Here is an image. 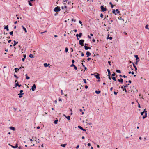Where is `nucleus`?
<instances>
[{
	"label": "nucleus",
	"instance_id": "f257e3e1",
	"mask_svg": "<svg viewBox=\"0 0 149 149\" xmlns=\"http://www.w3.org/2000/svg\"><path fill=\"white\" fill-rule=\"evenodd\" d=\"M147 111L146 110V109H145L143 111L141 112V115H143V114L144 113H145V115L144 116H143V119L147 117Z\"/></svg>",
	"mask_w": 149,
	"mask_h": 149
},
{
	"label": "nucleus",
	"instance_id": "f03ea898",
	"mask_svg": "<svg viewBox=\"0 0 149 149\" xmlns=\"http://www.w3.org/2000/svg\"><path fill=\"white\" fill-rule=\"evenodd\" d=\"M61 10L60 9V8L58 6L57 7H56L54 9V12H59Z\"/></svg>",
	"mask_w": 149,
	"mask_h": 149
},
{
	"label": "nucleus",
	"instance_id": "7ed1b4c3",
	"mask_svg": "<svg viewBox=\"0 0 149 149\" xmlns=\"http://www.w3.org/2000/svg\"><path fill=\"white\" fill-rule=\"evenodd\" d=\"M84 40H81L79 41V44L81 45V46H82L84 45Z\"/></svg>",
	"mask_w": 149,
	"mask_h": 149
},
{
	"label": "nucleus",
	"instance_id": "20e7f679",
	"mask_svg": "<svg viewBox=\"0 0 149 149\" xmlns=\"http://www.w3.org/2000/svg\"><path fill=\"white\" fill-rule=\"evenodd\" d=\"M100 8L102 11L103 12L106 11L107 10L106 8H104L103 6H101Z\"/></svg>",
	"mask_w": 149,
	"mask_h": 149
},
{
	"label": "nucleus",
	"instance_id": "39448f33",
	"mask_svg": "<svg viewBox=\"0 0 149 149\" xmlns=\"http://www.w3.org/2000/svg\"><path fill=\"white\" fill-rule=\"evenodd\" d=\"M36 88V86L35 84H34L32 86V88H31L32 90L33 91H34V90H35V89Z\"/></svg>",
	"mask_w": 149,
	"mask_h": 149
},
{
	"label": "nucleus",
	"instance_id": "423d86ee",
	"mask_svg": "<svg viewBox=\"0 0 149 149\" xmlns=\"http://www.w3.org/2000/svg\"><path fill=\"white\" fill-rule=\"evenodd\" d=\"M134 57L136 58V61L139 62V58H138V55H134Z\"/></svg>",
	"mask_w": 149,
	"mask_h": 149
},
{
	"label": "nucleus",
	"instance_id": "0eeeda50",
	"mask_svg": "<svg viewBox=\"0 0 149 149\" xmlns=\"http://www.w3.org/2000/svg\"><path fill=\"white\" fill-rule=\"evenodd\" d=\"M71 67H74V69L75 70H77V67L76 66L73 64H72V65H70Z\"/></svg>",
	"mask_w": 149,
	"mask_h": 149
},
{
	"label": "nucleus",
	"instance_id": "6e6552de",
	"mask_svg": "<svg viewBox=\"0 0 149 149\" xmlns=\"http://www.w3.org/2000/svg\"><path fill=\"white\" fill-rule=\"evenodd\" d=\"M78 128L81 129V130H82L84 131H86V130L85 129H83L80 126H78Z\"/></svg>",
	"mask_w": 149,
	"mask_h": 149
},
{
	"label": "nucleus",
	"instance_id": "1a4fd4ad",
	"mask_svg": "<svg viewBox=\"0 0 149 149\" xmlns=\"http://www.w3.org/2000/svg\"><path fill=\"white\" fill-rule=\"evenodd\" d=\"M95 76L97 79H100V77L99 76V74H97L95 75Z\"/></svg>",
	"mask_w": 149,
	"mask_h": 149
},
{
	"label": "nucleus",
	"instance_id": "9d476101",
	"mask_svg": "<svg viewBox=\"0 0 149 149\" xmlns=\"http://www.w3.org/2000/svg\"><path fill=\"white\" fill-rule=\"evenodd\" d=\"M86 54L87 55V57H88L90 56L91 55V53L88 51H87L86 52Z\"/></svg>",
	"mask_w": 149,
	"mask_h": 149
},
{
	"label": "nucleus",
	"instance_id": "9b49d317",
	"mask_svg": "<svg viewBox=\"0 0 149 149\" xmlns=\"http://www.w3.org/2000/svg\"><path fill=\"white\" fill-rule=\"evenodd\" d=\"M67 6L66 5H64V6H63L61 7V8L63 9H66V10Z\"/></svg>",
	"mask_w": 149,
	"mask_h": 149
},
{
	"label": "nucleus",
	"instance_id": "f8f14e48",
	"mask_svg": "<svg viewBox=\"0 0 149 149\" xmlns=\"http://www.w3.org/2000/svg\"><path fill=\"white\" fill-rule=\"evenodd\" d=\"M22 27L24 29V30L25 31V32L26 33L27 32V31L26 30V28L25 27H24L23 25L22 26Z\"/></svg>",
	"mask_w": 149,
	"mask_h": 149
},
{
	"label": "nucleus",
	"instance_id": "ddd939ff",
	"mask_svg": "<svg viewBox=\"0 0 149 149\" xmlns=\"http://www.w3.org/2000/svg\"><path fill=\"white\" fill-rule=\"evenodd\" d=\"M9 128L10 129L12 130L13 131H15V128L13 127H10Z\"/></svg>",
	"mask_w": 149,
	"mask_h": 149
},
{
	"label": "nucleus",
	"instance_id": "4468645a",
	"mask_svg": "<svg viewBox=\"0 0 149 149\" xmlns=\"http://www.w3.org/2000/svg\"><path fill=\"white\" fill-rule=\"evenodd\" d=\"M14 44H13L14 46H15L16 45V44H17L18 43V42H16L15 40L14 41Z\"/></svg>",
	"mask_w": 149,
	"mask_h": 149
},
{
	"label": "nucleus",
	"instance_id": "2eb2a0df",
	"mask_svg": "<svg viewBox=\"0 0 149 149\" xmlns=\"http://www.w3.org/2000/svg\"><path fill=\"white\" fill-rule=\"evenodd\" d=\"M21 86V85H19L18 84V83H17L16 84L15 86H18L19 87H20Z\"/></svg>",
	"mask_w": 149,
	"mask_h": 149
},
{
	"label": "nucleus",
	"instance_id": "dca6fc26",
	"mask_svg": "<svg viewBox=\"0 0 149 149\" xmlns=\"http://www.w3.org/2000/svg\"><path fill=\"white\" fill-rule=\"evenodd\" d=\"M118 81L119 82L122 83L123 81V79H122L121 78L120 79H118Z\"/></svg>",
	"mask_w": 149,
	"mask_h": 149
},
{
	"label": "nucleus",
	"instance_id": "f3484780",
	"mask_svg": "<svg viewBox=\"0 0 149 149\" xmlns=\"http://www.w3.org/2000/svg\"><path fill=\"white\" fill-rule=\"evenodd\" d=\"M44 66L45 67H47V66H48L49 65V64H47V63H44Z\"/></svg>",
	"mask_w": 149,
	"mask_h": 149
},
{
	"label": "nucleus",
	"instance_id": "a211bd4d",
	"mask_svg": "<svg viewBox=\"0 0 149 149\" xmlns=\"http://www.w3.org/2000/svg\"><path fill=\"white\" fill-rule=\"evenodd\" d=\"M4 29H6L7 31H9L8 27V26H5L4 27Z\"/></svg>",
	"mask_w": 149,
	"mask_h": 149
},
{
	"label": "nucleus",
	"instance_id": "6ab92c4d",
	"mask_svg": "<svg viewBox=\"0 0 149 149\" xmlns=\"http://www.w3.org/2000/svg\"><path fill=\"white\" fill-rule=\"evenodd\" d=\"M12 146L13 148H17V147H18V145H17V144H16V145L15 146V147H14V146Z\"/></svg>",
	"mask_w": 149,
	"mask_h": 149
},
{
	"label": "nucleus",
	"instance_id": "aec40b11",
	"mask_svg": "<svg viewBox=\"0 0 149 149\" xmlns=\"http://www.w3.org/2000/svg\"><path fill=\"white\" fill-rule=\"evenodd\" d=\"M133 66L135 68V70H137V68L136 66L135 65V64L133 63Z\"/></svg>",
	"mask_w": 149,
	"mask_h": 149
},
{
	"label": "nucleus",
	"instance_id": "412c9836",
	"mask_svg": "<svg viewBox=\"0 0 149 149\" xmlns=\"http://www.w3.org/2000/svg\"><path fill=\"white\" fill-rule=\"evenodd\" d=\"M15 72H17V71L19 70V69L17 68H15Z\"/></svg>",
	"mask_w": 149,
	"mask_h": 149
},
{
	"label": "nucleus",
	"instance_id": "4be33fe9",
	"mask_svg": "<svg viewBox=\"0 0 149 149\" xmlns=\"http://www.w3.org/2000/svg\"><path fill=\"white\" fill-rule=\"evenodd\" d=\"M23 94H18V95H19V98H21L22 97V95Z\"/></svg>",
	"mask_w": 149,
	"mask_h": 149
},
{
	"label": "nucleus",
	"instance_id": "5701e85b",
	"mask_svg": "<svg viewBox=\"0 0 149 149\" xmlns=\"http://www.w3.org/2000/svg\"><path fill=\"white\" fill-rule=\"evenodd\" d=\"M148 26L149 25L148 24L146 25L145 27V28L147 29L148 30H149V28L148 27Z\"/></svg>",
	"mask_w": 149,
	"mask_h": 149
},
{
	"label": "nucleus",
	"instance_id": "b1692460",
	"mask_svg": "<svg viewBox=\"0 0 149 149\" xmlns=\"http://www.w3.org/2000/svg\"><path fill=\"white\" fill-rule=\"evenodd\" d=\"M58 122V120H56L54 121V124H56Z\"/></svg>",
	"mask_w": 149,
	"mask_h": 149
},
{
	"label": "nucleus",
	"instance_id": "393cba45",
	"mask_svg": "<svg viewBox=\"0 0 149 149\" xmlns=\"http://www.w3.org/2000/svg\"><path fill=\"white\" fill-rule=\"evenodd\" d=\"M84 48H85V49L86 50H88V47L86 46V45H85L84 46Z\"/></svg>",
	"mask_w": 149,
	"mask_h": 149
},
{
	"label": "nucleus",
	"instance_id": "a878e982",
	"mask_svg": "<svg viewBox=\"0 0 149 149\" xmlns=\"http://www.w3.org/2000/svg\"><path fill=\"white\" fill-rule=\"evenodd\" d=\"M66 145V144H61V146L63 147H64Z\"/></svg>",
	"mask_w": 149,
	"mask_h": 149
},
{
	"label": "nucleus",
	"instance_id": "bb28decb",
	"mask_svg": "<svg viewBox=\"0 0 149 149\" xmlns=\"http://www.w3.org/2000/svg\"><path fill=\"white\" fill-rule=\"evenodd\" d=\"M116 12L117 13V14H118L120 13V11H119L118 10V9H116Z\"/></svg>",
	"mask_w": 149,
	"mask_h": 149
},
{
	"label": "nucleus",
	"instance_id": "cd10ccee",
	"mask_svg": "<svg viewBox=\"0 0 149 149\" xmlns=\"http://www.w3.org/2000/svg\"><path fill=\"white\" fill-rule=\"evenodd\" d=\"M70 116H67L66 118H67L68 120H69L70 119Z\"/></svg>",
	"mask_w": 149,
	"mask_h": 149
},
{
	"label": "nucleus",
	"instance_id": "c85d7f7f",
	"mask_svg": "<svg viewBox=\"0 0 149 149\" xmlns=\"http://www.w3.org/2000/svg\"><path fill=\"white\" fill-rule=\"evenodd\" d=\"M95 93H100L101 92L100 91H95Z\"/></svg>",
	"mask_w": 149,
	"mask_h": 149
},
{
	"label": "nucleus",
	"instance_id": "c756f323",
	"mask_svg": "<svg viewBox=\"0 0 149 149\" xmlns=\"http://www.w3.org/2000/svg\"><path fill=\"white\" fill-rule=\"evenodd\" d=\"M33 56H34L32 54H30L29 56V57L31 58H33Z\"/></svg>",
	"mask_w": 149,
	"mask_h": 149
},
{
	"label": "nucleus",
	"instance_id": "7c9ffc66",
	"mask_svg": "<svg viewBox=\"0 0 149 149\" xmlns=\"http://www.w3.org/2000/svg\"><path fill=\"white\" fill-rule=\"evenodd\" d=\"M116 72L117 73H121L120 71V70H116Z\"/></svg>",
	"mask_w": 149,
	"mask_h": 149
},
{
	"label": "nucleus",
	"instance_id": "2f4dec72",
	"mask_svg": "<svg viewBox=\"0 0 149 149\" xmlns=\"http://www.w3.org/2000/svg\"><path fill=\"white\" fill-rule=\"evenodd\" d=\"M79 37H81L82 36V33H79Z\"/></svg>",
	"mask_w": 149,
	"mask_h": 149
},
{
	"label": "nucleus",
	"instance_id": "473e14b6",
	"mask_svg": "<svg viewBox=\"0 0 149 149\" xmlns=\"http://www.w3.org/2000/svg\"><path fill=\"white\" fill-rule=\"evenodd\" d=\"M28 2L30 6H32V4L30 2V1H28Z\"/></svg>",
	"mask_w": 149,
	"mask_h": 149
},
{
	"label": "nucleus",
	"instance_id": "72a5a7b5",
	"mask_svg": "<svg viewBox=\"0 0 149 149\" xmlns=\"http://www.w3.org/2000/svg\"><path fill=\"white\" fill-rule=\"evenodd\" d=\"M68 50V48H65V51L66 52H67Z\"/></svg>",
	"mask_w": 149,
	"mask_h": 149
},
{
	"label": "nucleus",
	"instance_id": "f704fd0d",
	"mask_svg": "<svg viewBox=\"0 0 149 149\" xmlns=\"http://www.w3.org/2000/svg\"><path fill=\"white\" fill-rule=\"evenodd\" d=\"M14 76L15 77H16L17 79H18V77L15 74H14Z\"/></svg>",
	"mask_w": 149,
	"mask_h": 149
},
{
	"label": "nucleus",
	"instance_id": "c9c22d12",
	"mask_svg": "<svg viewBox=\"0 0 149 149\" xmlns=\"http://www.w3.org/2000/svg\"><path fill=\"white\" fill-rule=\"evenodd\" d=\"M112 79H113V80H114V81H115L116 80V78H115V77H112Z\"/></svg>",
	"mask_w": 149,
	"mask_h": 149
},
{
	"label": "nucleus",
	"instance_id": "e433bc0d",
	"mask_svg": "<svg viewBox=\"0 0 149 149\" xmlns=\"http://www.w3.org/2000/svg\"><path fill=\"white\" fill-rule=\"evenodd\" d=\"M36 137H34L33 136L32 137V139L35 141L36 140Z\"/></svg>",
	"mask_w": 149,
	"mask_h": 149
},
{
	"label": "nucleus",
	"instance_id": "4c0bfd02",
	"mask_svg": "<svg viewBox=\"0 0 149 149\" xmlns=\"http://www.w3.org/2000/svg\"><path fill=\"white\" fill-rule=\"evenodd\" d=\"M103 15L102 14V13H101V14H100V17L102 18H103Z\"/></svg>",
	"mask_w": 149,
	"mask_h": 149
},
{
	"label": "nucleus",
	"instance_id": "58836bf2",
	"mask_svg": "<svg viewBox=\"0 0 149 149\" xmlns=\"http://www.w3.org/2000/svg\"><path fill=\"white\" fill-rule=\"evenodd\" d=\"M107 39H109L110 40H111L112 39V37H110L109 38L107 37Z\"/></svg>",
	"mask_w": 149,
	"mask_h": 149
},
{
	"label": "nucleus",
	"instance_id": "ea45409f",
	"mask_svg": "<svg viewBox=\"0 0 149 149\" xmlns=\"http://www.w3.org/2000/svg\"><path fill=\"white\" fill-rule=\"evenodd\" d=\"M10 35H12L13 34V31H11L10 32Z\"/></svg>",
	"mask_w": 149,
	"mask_h": 149
},
{
	"label": "nucleus",
	"instance_id": "a19ab883",
	"mask_svg": "<svg viewBox=\"0 0 149 149\" xmlns=\"http://www.w3.org/2000/svg\"><path fill=\"white\" fill-rule=\"evenodd\" d=\"M83 81H84V83H86V80L85 79H83Z\"/></svg>",
	"mask_w": 149,
	"mask_h": 149
},
{
	"label": "nucleus",
	"instance_id": "79ce46f5",
	"mask_svg": "<svg viewBox=\"0 0 149 149\" xmlns=\"http://www.w3.org/2000/svg\"><path fill=\"white\" fill-rule=\"evenodd\" d=\"M72 64H74V63L75 62V61L73 59L72 60Z\"/></svg>",
	"mask_w": 149,
	"mask_h": 149
},
{
	"label": "nucleus",
	"instance_id": "37998d69",
	"mask_svg": "<svg viewBox=\"0 0 149 149\" xmlns=\"http://www.w3.org/2000/svg\"><path fill=\"white\" fill-rule=\"evenodd\" d=\"M26 79H30V77L28 76H27L26 77Z\"/></svg>",
	"mask_w": 149,
	"mask_h": 149
},
{
	"label": "nucleus",
	"instance_id": "c03bdc74",
	"mask_svg": "<svg viewBox=\"0 0 149 149\" xmlns=\"http://www.w3.org/2000/svg\"><path fill=\"white\" fill-rule=\"evenodd\" d=\"M115 75V73H113V74H111V76L113 77Z\"/></svg>",
	"mask_w": 149,
	"mask_h": 149
},
{
	"label": "nucleus",
	"instance_id": "a18cd8bd",
	"mask_svg": "<svg viewBox=\"0 0 149 149\" xmlns=\"http://www.w3.org/2000/svg\"><path fill=\"white\" fill-rule=\"evenodd\" d=\"M129 84H128L127 85H126L124 86V88H126L127 86L128 85H129Z\"/></svg>",
	"mask_w": 149,
	"mask_h": 149
},
{
	"label": "nucleus",
	"instance_id": "49530a36",
	"mask_svg": "<svg viewBox=\"0 0 149 149\" xmlns=\"http://www.w3.org/2000/svg\"><path fill=\"white\" fill-rule=\"evenodd\" d=\"M72 21H74V22H76V20L75 19H72Z\"/></svg>",
	"mask_w": 149,
	"mask_h": 149
},
{
	"label": "nucleus",
	"instance_id": "de8ad7c7",
	"mask_svg": "<svg viewBox=\"0 0 149 149\" xmlns=\"http://www.w3.org/2000/svg\"><path fill=\"white\" fill-rule=\"evenodd\" d=\"M84 54L83 53V52H82L81 55V56L83 57L84 56Z\"/></svg>",
	"mask_w": 149,
	"mask_h": 149
},
{
	"label": "nucleus",
	"instance_id": "09e8293b",
	"mask_svg": "<svg viewBox=\"0 0 149 149\" xmlns=\"http://www.w3.org/2000/svg\"><path fill=\"white\" fill-rule=\"evenodd\" d=\"M23 57H24V58H25L26 57V54H24L23 55Z\"/></svg>",
	"mask_w": 149,
	"mask_h": 149
},
{
	"label": "nucleus",
	"instance_id": "8fccbe9b",
	"mask_svg": "<svg viewBox=\"0 0 149 149\" xmlns=\"http://www.w3.org/2000/svg\"><path fill=\"white\" fill-rule=\"evenodd\" d=\"M58 14V13H55L54 14V16H56Z\"/></svg>",
	"mask_w": 149,
	"mask_h": 149
},
{
	"label": "nucleus",
	"instance_id": "3c124183",
	"mask_svg": "<svg viewBox=\"0 0 149 149\" xmlns=\"http://www.w3.org/2000/svg\"><path fill=\"white\" fill-rule=\"evenodd\" d=\"M107 72H108V73H110V70L109 69H107Z\"/></svg>",
	"mask_w": 149,
	"mask_h": 149
},
{
	"label": "nucleus",
	"instance_id": "603ef678",
	"mask_svg": "<svg viewBox=\"0 0 149 149\" xmlns=\"http://www.w3.org/2000/svg\"><path fill=\"white\" fill-rule=\"evenodd\" d=\"M112 12L113 13L115 14V10H113Z\"/></svg>",
	"mask_w": 149,
	"mask_h": 149
},
{
	"label": "nucleus",
	"instance_id": "864d4df0",
	"mask_svg": "<svg viewBox=\"0 0 149 149\" xmlns=\"http://www.w3.org/2000/svg\"><path fill=\"white\" fill-rule=\"evenodd\" d=\"M91 58H88V59H87V60L88 61H90V60H91Z\"/></svg>",
	"mask_w": 149,
	"mask_h": 149
},
{
	"label": "nucleus",
	"instance_id": "5fc2aeb1",
	"mask_svg": "<svg viewBox=\"0 0 149 149\" xmlns=\"http://www.w3.org/2000/svg\"><path fill=\"white\" fill-rule=\"evenodd\" d=\"M111 8H113L114 7V6L113 4H111Z\"/></svg>",
	"mask_w": 149,
	"mask_h": 149
},
{
	"label": "nucleus",
	"instance_id": "6e6d98bb",
	"mask_svg": "<svg viewBox=\"0 0 149 149\" xmlns=\"http://www.w3.org/2000/svg\"><path fill=\"white\" fill-rule=\"evenodd\" d=\"M92 41L93 42H95V40L94 39H93Z\"/></svg>",
	"mask_w": 149,
	"mask_h": 149
},
{
	"label": "nucleus",
	"instance_id": "4d7b16f0",
	"mask_svg": "<svg viewBox=\"0 0 149 149\" xmlns=\"http://www.w3.org/2000/svg\"><path fill=\"white\" fill-rule=\"evenodd\" d=\"M79 23H80V24H81L82 23L81 21L80 20H79Z\"/></svg>",
	"mask_w": 149,
	"mask_h": 149
},
{
	"label": "nucleus",
	"instance_id": "13d9d810",
	"mask_svg": "<svg viewBox=\"0 0 149 149\" xmlns=\"http://www.w3.org/2000/svg\"><path fill=\"white\" fill-rule=\"evenodd\" d=\"M108 63H109V65H111V62L110 61H108Z\"/></svg>",
	"mask_w": 149,
	"mask_h": 149
},
{
	"label": "nucleus",
	"instance_id": "bf43d9fd",
	"mask_svg": "<svg viewBox=\"0 0 149 149\" xmlns=\"http://www.w3.org/2000/svg\"><path fill=\"white\" fill-rule=\"evenodd\" d=\"M79 145H78L76 147V148L77 149H78V148H79Z\"/></svg>",
	"mask_w": 149,
	"mask_h": 149
},
{
	"label": "nucleus",
	"instance_id": "052dcab7",
	"mask_svg": "<svg viewBox=\"0 0 149 149\" xmlns=\"http://www.w3.org/2000/svg\"><path fill=\"white\" fill-rule=\"evenodd\" d=\"M123 91H124V90H125V92H127V90H126V89H123Z\"/></svg>",
	"mask_w": 149,
	"mask_h": 149
},
{
	"label": "nucleus",
	"instance_id": "680f3d73",
	"mask_svg": "<svg viewBox=\"0 0 149 149\" xmlns=\"http://www.w3.org/2000/svg\"><path fill=\"white\" fill-rule=\"evenodd\" d=\"M113 22V20H111L110 21V22L109 23V24H110L111 23H112Z\"/></svg>",
	"mask_w": 149,
	"mask_h": 149
},
{
	"label": "nucleus",
	"instance_id": "e2e57ef3",
	"mask_svg": "<svg viewBox=\"0 0 149 149\" xmlns=\"http://www.w3.org/2000/svg\"><path fill=\"white\" fill-rule=\"evenodd\" d=\"M76 36L78 38V37H79V35L78 34H77L76 35Z\"/></svg>",
	"mask_w": 149,
	"mask_h": 149
},
{
	"label": "nucleus",
	"instance_id": "0e129e2a",
	"mask_svg": "<svg viewBox=\"0 0 149 149\" xmlns=\"http://www.w3.org/2000/svg\"><path fill=\"white\" fill-rule=\"evenodd\" d=\"M88 124L89 125H92V123H89Z\"/></svg>",
	"mask_w": 149,
	"mask_h": 149
},
{
	"label": "nucleus",
	"instance_id": "69168bd1",
	"mask_svg": "<svg viewBox=\"0 0 149 149\" xmlns=\"http://www.w3.org/2000/svg\"><path fill=\"white\" fill-rule=\"evenodd\" d=\"M25 58H22V61H24V60H25Z\"/></svg>",
	"mask_w": 149,
	"mask_h": 149
},
{
	"label": "nucleus",
	"instance_id": "338daca9",
	"mask_svg": "<svg viewBox=\"0 0 149 149\" xmlns=\"http://www.w3.org/2000/svg\"><path fill=\"white\" fill-rule=\"evenodd\" d=\"M23 91L22 90H21L20 91V92L21 93H22Z\"/></svg>",
	"mask_w": 149,
	"mask_h": 149
},
{
	"label": "nucleus",
	"instance_id": "774afa93",
	"mask_svg": "<svg viewBox=\"0 0 149 149\" xmlns=\"http://www.w3.org/2000/svg\"><path fill=\"white\" fill-rule=\"evenodd\" d=\"M54 36L55 37H58V36L57 35H54Z\"/></svg>",
	"mask_w": 149,
	"mask_h": 149
}]
</instances>
